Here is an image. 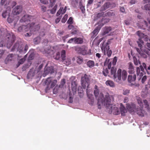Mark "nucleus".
<instances>
[{
  "label": "nucleus",
  "instance_id": "obj_14",
  "mask_svg": "<svg viewBox=\"0 0 150 150\" xmlns=\"http://www.w3.org/2000/svg\"><path fill=\"white\" fill-rule=\"evenodd\" d=\"M29 27V24L27 25H23L18 28V30L19 32L27 31L29 29V28H28Z\"/></svg>",
  "mask_w": 150,
  "mask_h": 150
},
{
  "label": "nucleus",
  "instance_id": "obj_40",
  "mask_svg": "<svg viewBox=\"0 0 150 150\" xmlns=\"http://www.w3.org/2000/svg\"><path fill=\"white\" fill-rule=\"evenodd\" d=\"M94 94L96 97H97L99 94V90H95L94 91Z\"/></svg>",
  "mask_w": 150,
  "mask_h": 150
},
{
  "label": "nucleus",
  "instance_id": "obj_6",
  "mask_svg": "<svg viewBox=\"0 0 150 150\" xmlns=\"http://www.w3.org/2000/svg\"><path fill=\"white\" fill-rule=\"evenodd\" d=\"M90 76L86 74L81 76V85L84 89H85L86 87L88 88L90 83Z\"/></svg>",
  "mask_w": 150,
  "mask_h": 150
},
{
  "label": "nucleus",
  "instance_id": "obj_64",
  "mask_svg": "<svg viewBox=\"0 0 150 150\" xmlns=\"http://www.w3.org/2000/svg\"><path fill=\"white\" fill-rule=\"evenodd\" d=\"M32 35V33H27L25 35V37H29Z\"/></svg>",
  "mask_w": 150,
  "mask_h": 150
},
{
  "label": "nucleus",
  "instance_id": "obj_37",
  "mask_svg": "<svg viewBox=\"0 0 150 150\" xmlns=\"http://www.w3.org/2000/svg\"><path fill=\"white\" fill-rule=\"evenodd\" d=\"M130 90L129 89H124L123 90L122 93L124 95H127L129 93Z\"/></svg>",
  "mask_w": 150,
  "mask_h": 150
},
{
  "label": "nucleus",
  "instance_id": "obj_32",
  "mask_svg": "<svg viewBox=\"0 0 150 150\" xmlns=\"http://www.w3.org/2000/svg\"><path fill=\"white\" fill-rule=\"evenodd\" d=\"M76 61L78 63L80 64L83 62V58L80 57H77L76 58Z\"/></svg>",
  "mask_w": 150,
  "mask_h": 150
},
{
  "label": "nucleus",
  "instance_id": "obj_29",
  "mask_svg": "<svg viewBox=\"0 0 150 150\" xmlns=\"http://www.w3.org/2000/svg\"><path fill=\"white\" fill-rule=\"evenodd\" d=\"M8 4L7 0H1L0 2V4L1 6H6Z\"/></svg>",
  "mask_w": 150,
  "mask_h": 150
},
{
  "label": "nucleus",
  "instance_id": "obj_23",
  "mask_svg": "<svg viewBox=\"0 0 150 150\" xmlns=\"http://www.w3.org/2000/svg\"><path fill=\"white\" fill-rule=\"evenodd\" d=\"M120 109L122 115V116L125 115V114L127 112V110L125 108L123 105L122 104H121Z\"/></svg>",
  "mask_w": 150,
  "mask_h": 150
},
{
  "label": "nucleus",
  "instance_id": "obj_58",
  "mask_svg": "<svg viewBox=\"0 0 150 150\" xmlns=\"http://www.w3.org/2000/svg\"><path fill=\"white\" fill-rule=\"evenodd\" d=\"M74 28V27L71 24H69L68 26V28L69 29H71Z\"/></svg>",
  "mask_w": 150,
  "mask_h": 150
},
{
  "label": "nucleus",
  "instance_id": "obj_63",
  "mask_svg": "<svg viewBox=\"0 0 150 150\" xmlns=\"http://www.w3.org/2000/svg\"><path fill=\"white\" fill-rule=\"evenodd\" d=\"M80 8L81 9L82 12L83 13H84L85 12V8H84V7L83 6H81V7Z\"/></svg>",
  "mask_w": 150,
  "mask_h": 150
},
{
  "label": "nucleus",
  "instance_id": "obj_1",
  "mask_svg": "<svg viewBox=\"0 0 150 150\" xmlns=\"http://www.w3.org/2000/svg\"><path fill=\"white\" fill-rule=\"evenodd\" d=\"M116 69L115 67H111L110 70V75L111 77H113L115 81L116 82H119L121 80V79L123 81L125 80L127 76V73L125 70L122 71L120 69H119L116 72Z\"/></svg>",
  "mask_w": 150,
  "mask_h": 150
},
{
  "label": "nucleus",
  "instance_id": "obj_52",
  "mask_svg": "<svg viewBox=\"0 0 150 150\" xmlns=\"http://www.w3.org/2000/svg\"><path fill=\"white\" fill-rule=\"evenodd\" d=\"M48 69L49 70V72L51 73H52L54 72L53 69L52 67H49L48 68Z\"/></svg>",
  "mask_w": 150,
  "mask_h": 150
},
{
  "label": "nucleus",
  "instance_id": "obj_33",
  "mask_svg": "<svg viewBox=\"0 0 150 150\" xmlns=\"http://www.w3.org/2000/svg\"><path fill=\"white\" fill-rule=\"evenodd\" d=\"M66 51L64 50H62L61 52V57L62 59L64 60L65 59Z\"/></svg>",
  "mask_w": 150,
  "mask_h": 150
},
{
  "label": "nucleus",
  "instance_id": "obj_38",
  "mask_svg": "<svg viewBox=\"0 0 150 150\" xmlns=\"http://www.w3.org/2000/svg\"><path fill=\"white\" fill-rule=\"evenodd\" d=\"M13 54H10L8 55L7 57L6 58V60L8 61H11L12 58L13 57Z\"/></svg>",
  "mask_w": 150,
  "mask_h": 150
},
{
  "label": "nucleus",
  "instance_id": "obj_17",
  "mask_svg": "<svg viewBox=\"0 0 150 150\" xmlns=\"http://www.w3.org/2000/svg\"><path fill=\"white\" fill-rule=\"evenodd\" d=\"M32 17V16H31L25 15L20 20V21L22 23L25 22L26 21L28 22V21H30Z\"/></svg>",
  "mask_w": 150,
  "mask_h": 150
},
{
  "label": "nucleus",
  "instance_id": "obj_49",
  "mask_svg": "<svg viewBox=\"0 0 150 150\" xmlns=\"http://www.w3.org/2000/svg\"><path fill=\"white\" fill-rule=\"evenodd\" d=\"M28 46L26 45L25 46V48L24 50H23V54H24L26 53L27 50H28Z\"/></svg>",
  "mask_w": 150,
  "mask_h": 150
},
{
  "label": "nucleus",
  "instance_id": "obj_35",
  "mask_svg": "<svg viewBox=\"0 0 150 150\" xmlns=\"http://www.w3.org/2000/svg\"><path fill=\"white\" fill-rule=\"evenodd\" d=\"M143 102L144 103V104L145 106V107L146 108V109L148 111L149 110V105H148V103L147 101L146 100H143Z\"/></svg>",
  "mask_w": 150,
  "mask_h": 150
},
{
  "label": "nucleus",
  "instance_id": "obj_11",
  "mask_svg": "<svg viewBox=\"0 0 150 150\" xmlns=\"http://www.w3.org/2000/svg\"><path fill=\"white\" fill-rule=\"evenodd\" d=\"M29 29L33 31L38 30L40 28V25L37 23L32 22L29 24Z\"/></svg>",
  "mask_w": 150,
  "mask_h": 150
},
{
  "label": "nucleus",
  "instance_id": "obj_27",
  "mask_svg": "<svg viewBox=\"0 0 150 150\" xmlns=\"http://www.w3.org/2000/svg\"><path fill=\"white\" fill-rule=\"evenodd\" d=\"M105 83L107 86H109L111 87H114L115 86L114 82L112 81L108 80Z\"/></svg>",
  "mask_w": 150,
  "mask_h": 150
},
{
  "label": "nucleus",
  "instance_id": "obj_12",
  "mask_svg": "<svg viewBox=\"0 0 150 150\" xmlns=\"http://www.w3.org/2000/svg\"><path fill=\"white\" fill-rule=\"evenodd\" d=\"M22 8L21 6H15L12 10V13L15 15L19 14L22 11Z\"/></svg>",
  "mask_w": 150,
  "mask_h": 150
},
{
  "label": "nucleus",
  "instance_id": "obj_13",
  "mask_svg": "<svg viewBox=\"0 0 150 150\" xmlns=\"http://www.w3.org/2000/svg\"><path fill=\"white\" fill-rule=\"evenodd\" d=\"M11 11V8L10 7H8L6 8V10L4 11L2 14V16L3 18H5L7 16H9Z\"/></svg>",
  "mask_w": 150,
  "mask_h": 150
},
{
  "label": "nucleus",
  "instance_id": "obj_46",
  "mask_svg": "<svg viewBox=\"0 0 150 150\" xmlns=\"http://www.w3.org/2000/svg\"><path fill=\"white\" fill-rule=\"evenodd\" d=\"M57 87L55 86V88L53 89V93L54 94H56L57 93L58 88Z\"/></svg>",
  "mask_w": 150,
  "mask_h": 150
},
{
  "label": "nucleus",
  "instance_id": "obj_19",
  "mask_svg": "<svg viewBox=\"0 0 150 150\" xmlns=\"http://www.w3.org/2000/svg\"><path fill=\"white\" fill-rule=\"evenodd\" d=\"M87 47L83 45L80 47L79 48V51L81 54L83 55H85L87 54Z\"/></svg>",
  "mask_w": 150,
  "mask_h": 150
},
{
  "label": "nucleus",
  "instance_id": "obj_2",
  "mask_svg": "<svg viewBox=\"0 0 150 150\" xmlns=\"http://www.w3.org/2000/svg\"><path fill=\"white\" fill-rule=\"evenodd\" d=\"M111 102V100L108 98H103L100 100L98 99V108H100V106L101 105V104L102 105H108L111 108V110L109 111V113L111 114L112 113L114 115H118L120 114V111L119 109L116 107L112 108L111 105H110Z\"/></svg>",
  "mask_w": 150,
  "mask_h": 150
},
{
  "label": "nucleus",
  "instance_id": "obj_56",
  "mask_svg": "<svg viewBox=\"0 0 150 150\" xmlns=\"http://www.w3.org/2000/svg\"><path fill=\"white\" fill-rule=\"evenodd\" d=\"M138 104H139L140 106L141 107H142V106H143L142 103V102L141 100V99H138Z\"/></svg>",
  "mask_w": 150,
  "mask_h": 150
},
{
  "label": "nucleus",
  "instance_id": "obj_5",
  "mask_svg": "<svg viewBox=\"0 0 150 150\" xmlns=\"http://www.w3.org/2000/svg\"><path fill=\"white\" fill-rule=\"evenodd\" d=\"M57 81V80H53L51 77L48 78L45 81V84L47 85L45 88L46 92L51 88H52L54 87L56 85Z\"/></svg>",
  "mask_w": 150,
  "mask_h": 150
},
{
  "label": "nucleus",
  "instance_id": "obj_53",
  "mask_svg": "<svg viewBox=\"0 0 150 150\" xmlns=\"http://www.w3.org/2000/svg\"><path fill=\"white\" fill-rule=\"evenodd\" d=\"M103 12L98 13L97 14V16L99 18L100 17L102 16L103 15Z\"/></svg>",
  "mask_w": 150,
  "mask_h": 150
},
{
  "label": "nucleus",
  "instance_id": "obj_22",
  "mask_svg": "<svg viewBox=\"0 0 150 150\" xmlns=\"http://www.w3.org/2000/svg\"><path fill=\"white\" fill-rule=\"evenodd\" d=\"M137 113L139 116H144V111L143 110L142 107H141L139 109L138 108L137 110Z\"/></svg>",
  "mask_w": 150,
  "mask_h": 150
},
{
  "label": "nucleus",
  "instance_id": "obj_60",
  "mask_svg": "<svg viewBox=\"0 0 150 150\" xmlns=\"http://www.w3.org/2000/svg\"><path fill=\"white\" fill-rule=\"evenodd\" d=\"M128 98L127 97H125L124 99V103H127L128 102Z\"/></svg>",
  "mask_w": 150,
  "mask_h": 150
},
{
  "label": "nucleus",
  "instance_id": "obj_62",
  "mask_svg": "<svg viewBox=\"0 0 150 150\" xmlns=\"http://www.w3.org/2000/svg\"><path fill=\"white\" fill-rule=\"evenodd\" d=\"M93 0H89L88 1L87 5H91L93 3Z\"/></svg>",
  "mask_w": 150,
  "mask_h": 150
},
{
  "label": "nucleus",
  "instance_id": "obj_57",
  "mask_svg": "<svg viewBox=\"0 0 150 150\" xmlns=\"http://www.w3.org/2000/svg\"><path fill=\"white\" fill-rule=\"evenodd\" d=\"M28 67L29 66L28 65H25L23 66L22 69L23 70H25L26 69L28 68Z\"/></svg>",
  "mask_w": 150,
  "mask_h": 150
},
{
  "label": "nucleus",
  "instance_id": "obj_7",
  "mask_svg": "<svg viewBox=\"0 0 150 150\" xmlns=\"http://www.w3.org/2000/svg\"><path fill=\"white\" fill-rule=\"evenodd\" d=\"M24 46L21 42H17L13 46L12 51H13L14 50H16L20 53H23V48Z\"/></svg>",
  "mask_w": 150,
  "mask_h": 150
},
{
  "label": "nucleus",
  "instance_id": "obj_30",
  "mask_svg": "<svg viewBox=\"0 0 150 150\" xmlns=\"http://www.w3.org/2000/svg\"><path fill=\"white\" fill-rule=\"evenodd\" d=\"M137 43L138 44L139 47H141L142 46V45L143 44L144 42L142 40V38H140L139 39L138 41H137Z\"/></svg>",
  "mask_w": 150,
  "mask_h": 150
},
{
  "label": "nucleus",
  "instance_id": "obj_25",
  "mask_svg": "<svg viewBox=\"0 0 150 150\" xmlns=\"http://www.w3.org/2000/svg\"><path fill=\"white\" fill-rule=\"evenodd\" d=\"M111 61H110V59H108L107 60V59H106V61L104 63V65L108 66V68L109 69H111V66L112 65Z\"/></svg>",
  "mask_w": 150,
  "mask_h": 150
},
{
  "label": "nucleus",
  "instance_id": "obj_43",
  "mask_svg": "<svg viewBox=\"0 0 150 150\" xmlns=\"http://www.w3.org/2000/svg\"><path fill=\"white\" fill-rule=\"evenodd\" d=\"M114 14L111 11H108L107 12L106 14V16H113Z\"/></svg>",
  "mask_w": 150,
  "mask_h": 150
},
{
  "label": "nucleus",
  "instance_id": "obj_26",
  "mask_svg": "<svg viewBox=\"0 0 150 150\" xmlns=\"http://www.w3.org/2000/svg\"><path fill=\"white\" fill-rule=\"evenodd\" d=\"M87 65L89 67L91 68L95 66V63L93 61L90 60L86 63Z\"/></svg>",
  "mask_w": 150,
  "mask_h": 150
},
{
  "label": "nucleus",
  "instance_id": "obj_61",
  "mask_svg": "<svg viewBox=\"0 0 150 150\" xmlns=\"http://www.w3.org/2000/svg\"><path fill=\"white\" fill-rule=\"evenodd\" d=\"M126 25H129L130 23V21L129 20H125L124 21Z\"/></svg>",
  "mask_w": 150,
  "mask_h": 150
},
{
  "label": "nucleus",
  "instance_id": "obj_24",
  "mask_svg": "<svg viewBox=\"0 0 150 150\" xmlns=\"http://www.w3.org/2000/svg\"><path fill=\"white\" fill-rule=\"evenodd\" d=\"M112 30V28L110 27H105L104 28L103 32V35H105L108 33Z\"/></svg>",
  "mask_w": 150,
  "mask_h": 150
},
{
  "label": "nucleus",
  "instance_id": "obj_15",
  "mask_svg": "<svg viewBox=\"0 0 150 150\" xmlns=\"http://www.w3.org/2000/svg\"><path fill=\"white\" fill-rule=\"evenodd\" d=\"M86 93L87 96L89 98V100L88 101V103L92 105L94 102V98L93 96V95L92 94H90L89 92L88 89H86Z\"/></svg>",
  "mask_w": 150,
  "mask_h": 150
},
{
  "label": "nucleus",
  "instance_id": "obj_41",
  "mask_svg": "<svg viewBox=\"0 0 150 150\" xmlns=\"http://www.w3.org/2000/svg\"><path fill=\"white\" fill-rule=\"evenodd\" d=\"M104 5L107 9L110 7V4L109 2H106L104 4Z\"/></svg>",
  "mask_w": 150,
  "mask_h": 150
},
{
  "label": "nucleus",
  "instance_id": "obj_55",
  "mask_svg": "<svg viewBox=\"0 0 150 150\" xmlns=\"http://www.w3.org/2000/svg\"><path fill=\"white\" fill-rule=\"evenodd\" d=\"M41 10L43 12H45L46 10V7L44 6H41Z\"/></svg>",
  "mask_w": 150,
  "mask_h": 150
},
{
  "label": "nucleus",
  "instance_id": "obj_31",
  "mask_svg": "<svg viewBox=\"0 0 150 150\" xmlns=\"http://www.w3.org/2000/svg\"><path fill=\"white\" fill-rule=\"evenodd\" d=\"M64 61V64L67 65H69L71 64V59H65Z\"/></svg>",
  "mask_w": 150,
  "mask_h": 150
},
{
  "label": "nucleus",
  "instance_id": "obj_4",
  "mask_svg": "<svg viewBox=\"0 0 150 150\" xmlns=\"http://www.w3.org/2000/svg\"><path fill=\"white\" fill-rule=\"evenodd\" d=\"M110 43V40H108L107 42L104 41L100 45V47L103 52L104 54H105L106 52V54L108 57H110L112 53V51L111 50H109L110 47L108 45Z\"/></svg>",
  "mask_w": 150,
  "mask_h": 150
},
{
  "label": "nucleus",
  "instance_id": "obj_20",
  "mask_svg": "<svg viewBox=\"0 0 150 150\" xmlns=\"http://www.w3.org/2000/svg\"><path fill=\"white\" fill-rule=\"evenodd\" d=\"M35 71H34L33 68L30 69L28 72L27 75V78L28 79L32 78L35 75Z\"/></svg>",
  "mask_w": 150,
  "mask_h": 150
},
{
  "label": "nucleus",
  "instance_id": "obj_44",
  "mask_svg": "<svg viewBox=\"0 0 150 150\" xmlns=\"http://www.w3.org/2000/svg\"><path fill=\"white\" fill-rule=\"evenodd\" d=\"M134 64L135 65H138V63H139V64H141V63L139 61H137V59L135 58V59H134Z\"/></svg>",
  "mask_w": 150,
  "mask_h": 150
},
{
  "label": "nucleus",
  "instance_id": "obj_47",
  "mask_svg": "<svg viewBox=\"0 0 150 150\" xmlns=\"http://www.w3.org/2000/svg\"><path fill=\"white\" fill-rule=\"evenodd\" d=\"M147 79V77L146 76H144L142 79V83H144Z\"/></svg>",
  "mask_w": 150,
  "mask_h": 150
},
{
  "label": "nucleus",
  "instance_id": "obj_21",
  "mask_svg": "<svg viewBox=\"0 0 150 150\" xmlns=\"http://www.w3.org/2000/svg\"><path fill=\"white\" fill-rule=\"evenodd\" d=\"M136 78V74L129 75L128 77V81L130 83L134 82L135 81Z\"/></svg>",
  "mask_w": 150,
  "mask_h": 150
},
{
  "label": "nucleus",
  "instance_id": "obj_42",
  "mask_svg": "<svg viewBox=\"0 0 150 150\" xmlns=\"http://www.w3.org/2000/svg\"><path fill=\"white\" fill-rule=\"evenodd\" d=\"M144 8L146 10H148L150 11V5L147 4L145 5L144 6Z\"/></svg>",
  "mask_w": 150,
  "mask_h": 150
},
{
  "label": "nucleus",
  "instance_id": "obj_51",
  "mask_svg": "<svg viewBox=\"0 0 150 150\" xmlns=\"http://www.w3.org/2000/svg\"><path fill=\"white\" fill-rule=\"evenodd\" d=\"M137 33L139 37H141V36L144 35V34L143 33H141L139 31H137Z\"/></svg>",
  "mask_w": 150,
  "mask_h": 150
},
{
  "label": "nucleus",
  "instance_id": "obj_28",
  "mask_svg": "<svg viewBox=\"0 0 150 150\" xmlns=\"http://www.w3.org/2000/svg\"><path fill=\"white\" fill-rule=\"evenodd\" d=\"M137 76H139L140 78L139 79V80H140L141 77L143 76L144 75V73L142 72H140V69L139 67L137 68Z\"/></svg>",
  "mask_w": 150,
  "mask_h": 150
},
{
  "label": "nucleus",
  "instance_id": "obj_9",
  "mask_svg": "<svg viewBox=\"0 0 150 150\" xmlns=\"http://www.w3.org/2000/svg\"><path fill=\"white\" fill-rule=\"evenodd\" d=\"M83 42V38L76 37L71 38L68 42L69 43H73L75 44H82Z\"/></svg>",
  "mask_w": 150,
  "mask_h": 150
},
{
  "label": "nucleus",
  "instance_id": "obj_48",
  "mask_svg": "<svg viewBox=\"0 0 150 150\" xmlns=\"http://www.w3.org/2000/svg\"><path fill=\"white\" fill-rule=\"evenodd\" d=\"M60 57V54L59 52L57 53L56 54V56L54 57V58L57 59L58 60Z\"/></svg>",
  "mask_w": 150,
  "mask_h": 150
},
{
  "label": "nucleus",
  "instance_id": "obj_8",
  "mask_svg": "<svg viewBox=\"0 0 150 150\" xmlns=\"http://www.w3.org/2000/svg\"><path fill=\"white\" fill-rule=\"evenodd\" d=\"M20 17L18 16L13 15H9L8 17L7 21L9 23H14V25L15 26L17 22L19 19Z\"/></svg>",
  "mask_w": 150,
  "mask_h": 150
},
{
  "label": "nucleus",
  "instance_id": "obj_36",
  "mask_svg": "<svg viewBox=\"0 0 150 150\" xmlns=\"http://www.w3.org/2000/svg\"><path fill=\"white\" fill-rule=\"evenodd\" d=\"M68 15L67 14H65L64 16L62 18L61 21L62 23H65L67 21V18Z\"/></svg>",
  "mask_w": 150,
  "mask_h": 150
},
{
  "label": "nucleus",
  "instance_id": "obj_3",
  "mask_svg": "<svg viewBox=\"0 0 150 150\" xmlns=\"http://www.w3.org/2000/svg\"><path fill=\"white\" fill-rule=\"evenodd\" d=\"M15 37L12 33H7L5 37V43H4V41H1L0 43L1 45V47H2L5 46L6 43L7 47L9 48L12 45L15 40Z\"/></svg>",
  "mask_w": 150,
  "mask_h": 150
},
{
  "label": "nucleus",
  "instance_id": "obj_54",
  "mask_svg": "<svg viewBox=\"0 0 150 150\" xmlns=\"http://www.w3.org/2000/svg\"><path fill=\"white\" fill-rule=\"evenodd\" d=\"M25 60L24 59H22L19 61L18 62L19 63V64H22L25 61Z\"/></svg>",
  "mask_w": 150,
  "mask_h": 150
},
{
  "label": "nucleus",
  "instance_id": "obj_34",
  "mask_svg": "<svg viewBox=\"0 0 150 150\" xmlns=\"http://www.w3.org/2000/svg\"><path fill=\"white\" fill-rule=\"evenodd\" d=\"M102 72L103 74L105 76H106L109 73L108 70L107 68L105 69L104 68Z\"/></svg>",
  "mask_w": 150,
  "mask_h": 150
},
{
  "label": "nucleus",
  "instance_id": "obj_59",
  "mask_svg": "<svg viewBox=\"0 0 150 150\" xmlns=\"http://www.w3.org/2000/svg\"><path fill=\"white\" fill-rule=\"evenodd\" d=\"M43 67V64H40L38 68V69L37 70V72H38L42 69V68Z\"/></svg>",
  "mask_w": 150,
  "mask_h": 150
},
{
  "label": "nucleus",
  "instance_id": "obj_10",
  "mask_svg": "<svg viewBox=\"0 0 150 150\" xmlns=\"http://www.w3.org/2000/svg\"><path fill=\"white\" fill-rule=\"evenodd\" d=\"M103 24H100L96 27L93 31L91 33V38H94L97 35L100 30L103 26Z\"/></svg>",
  "mask_w": 150,
  "mask_h": 150
},
{
  "label": "nucleus",
  "instance_id": "obj_39",
  "mask_svg": "<svg viewBox=\"0 0 150 150\" xmlns=\"http://www.w3.org/2000/svg\"><path fill=\"white\" fill-rule=\"evenodd\" d=\"M73 19L72 17H70L67 22V23L69 24H72L73 23Z\"/></svg>",
  "mask_w": 150,
  "mask_h": 150
},
{
  "label": "nucleus",
  "instance_id": "obj_18",
  "mask_svg": "<svg viewBox=\"0 0 150 150\" xmlns=\"http://www.w3.org/2000/svg\"><path fill=\"white\" fill-rule=\"evenodd\" d=\"M128 72L129 74H133L134 73V67L132 63L130 62L128 63Z\"/></svg>",
  "mask_w": 150,
  "mask_h": 150
},
{
  "label": "nucleus",
  "instance_id": "obj_45",
  "mask_svg": "<svg viewBox=\"0 0 150 150\" xmlns=\"http://www.w3.org/2000/svg\"><path fill=\"white\" fill-rule=\"evenodd\" d=\"M117 61V57H115L113 60L112 64L113 65H115L116 62Z\"/></svg>",
  "mask_w": 150,
  "mask_h": 150
},
{
  "label": "nucleus",
  "instance_id": "obj_50",
  "mask_svg": "<svg viewBox=\"0 0 150 150\" xmlns=\"http://www.w3.org/2000/svg\"><path fill=\"white\" fill-rule=\"evenodd\" d=\"M107 9L106 8L105 6H104V5H103L100 8V11H105Z\"/></svg>",
  "mask_w": 150,
  "mask_h": 150
},
{
  "label": "nucleus",
  "instance_id": "obj_16",
  "mask_svg": "<svg viewBox=\"0 0 150 150\" xmlns=\"http://www.w3.org/2000/svg\"><path fill=\"white\" fill-rule=\"evenodd\" d=\"M126 108L130 112H134L136 110V106L134 104H132L131 105L129 104H127Z\"/></svg>",
  "mask_w": 150,
  "mask_h": 150
}]
</instances>
